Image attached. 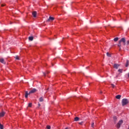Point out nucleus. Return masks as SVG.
Here are the masks:
<instances>
[{
  "label": "nucleus",
  "instance_id": "f257e3e1",
  "mask_svg": "<svg viewBox=\"0 0 129 129\" xmlns=\"http://www.w3.org/2000/svg\"><path fill=\"white\" fill-rule=\"evenodd\" d=\"M128 103V100L127 99L124 98L122 100V106H124V105H126Z\"/></svg>",
  "mask_w": 129,
  "mask_h": 129
},
{
  "label": "nucleus",
  "instance_id": "f03ea898",
  "mask_svg": "<svg viewBox=\"0 0 129 129\" xmlns=\"http://www.w3.org/2000/svg\"><path fill=\"white\" fill-rule=\"evenodd\" d=\"M125 38L123 37L119 41V43H123V46H125Z\"/></svg>",
  "mask_w": 129,
  "mask_h": 129
},
{
  "label": "nucleus",
  "instance_id": "7ed1b4c3",
  "mask_svg": "<svg viewBox=\"0 0 129 129\" xmlns=\"http://www.w3.org/2000/svg\"><path fill=\"white\" fill-rule=\"evenodd\" d=\"M123 123V121L122 120H120V121H119L116 125V127H117V128H119V127H120V125H121Z\"/></svg>",
  "mask_w": 129,
  "mask_h": 129
},
{
  "label": "nucleus",
  "instance_id": "20e7f679",
  "mask_svg": "<svg viewBox=\"0 0 129 129\" xmlns=\"http://www.w3.org/2000/svg\"><path fill=\"white\" fill-rule=\"evenodd\" d=\"M37 91V89L34 88L32 90H31L29 92V94H32V93H35Z\"/></svg>",
  "mask_w": 129,
  "mask_h": 129
},
{
  "label": "nucleus",
  "instance_id": "39448f33",
  "mask_svg": "<svg viewBox=\"0 0 129 129\" xmlns=\"http://www.w3.org/2000/svg\"><path fill=\"white\" fill-rule=\"evenodd\" d=\"M54 20H55V18H54V17H49V19H47V20L46 21V22H50V21H54Z\"/></svg>",
  "mask_w": 129,
  "mask_h": 129
},
{
  "label": "nucleus",
  "instance_id": "423d86ee",
  "mask_svg": "<svg viewBox=\"0 0 129 129\" xmlns=\"http://www.w3.org/2000/svg\"><path fill=\"white\" fill-rule=\"evenodd\" d=\"M118 67H119V64H117V63H115L113 66V68L115 69H118Z\"/></svg>",
  "mask_w": 129,
  "mask_h": 129
},
{
  "label": "nucleus",
  "instance_id": "0eeeda50",
  "mask_svg": "<svg viewBox=\"0 0 129 129\" xmlns=\"http://www.w3.org/2000/svg\"><path fill=\"white\" fill-rule=\"evenodd\" d=\"M6 114V112L3 111L0 113V117H3V116H5Z\"/></svg>",
  "mask_w": 129,
  "mask_h": 129
},
{
  "label": "nucleus",
  "instance_id": "6e6552de",
  "mask_svg": "<svg viewBox=\"0 0 129 129\" xmlns=\"http://www.w3.org/2000/svg\"><path fill=\"white\" fill-rule=\"evenodd\" d=\"M0 62L1 63H2L3 64H6V61H5V59L2 58H0Z\"/></svg>",
  "mask_w": 129,
  "mask_h": 129
},
{
  "label": "nucleus",
  "instance_id": "1a4fd4ad",
  "mask_svg": "<svg viewBox=\"0 0 129 129\" xmlns=\"http://www.w3.org/2000/svg\"><path fill=\"white\" fill-rule=\"evenodd\" d=\"M32 16L34 17V18H36L37 16V12L34 11L33 12H32Z\"/></svg>",
  "mask_w": 129,
  "mask_h": 129
},
{
  "label": "nucleus",
  "instance_id": "9d476101",
  "mask_svg": "<svg viewBox=\"0 0 129 129\" xmlns=\"http://www.w3.org/2000/svg\"><path fill=\"white\" fill-rule=\"evenodd\" d=\"M30 94H29L28 93V91H26L25 92V98H28V95H29Z\"/></svg>",
  "mask_w": 129,
  "mask_h": 129
},
{
  "label": "nucleus",
  "instance_id": "9b49d317",
  "mask_svg": "<svg viewBox=\"0 0 129 129\" xmlns=\"http://www.w3.org/2000/svg\"><path fill=\"white\" fill-rule=\"evenodd\" d=\"M79 119H80V118H79L78 117H76L74 118L75 121H79Z\"/></svg>",
  "mask_w": 129,
  "mask_h": 129
},
{
  "label": "nucleus",
  "instance_id": "f8f14e48",
  "mask_svg": "<svg viewBox=\"0 0 129 129\" xmlns=\"http://www.w3.org/2000/svg\"><path fill=\"white\" fill-rule=\"evenodd\" d=\"M29 41H33V40H34V37L33 36L29 37Z\"/></svg>",
  "mask_w": 129,
  "mask_h": 129
},
{
  "label": "nucleus",
  "instance_id": "ddd939ff",
  "mask_svg": "<svg viewBox=\"0 0 129 129\" xmlns=\"http://www.w3.org/2000/svg\"><path fill=\"white\" fill-rule=\"evenodd\" d=\"M120 97H121V95H118L116 96V98L117 99H120Z\"/></svg>",
  "mask_w": 129,
  "mask_h": 129
},
{
  "label": "nucleus",
  "instance_id": "4468645a",
  "mask_svg": "<svg viewBox=\"0 0 129 129\" xmlns=\"http://www.w3.org/2000/svg\"><path fill=\"white\" fill-rule=\"evenodd\" d=\"M39 101L40 102H43V101H44V99H43V97H41L39 98Z\"/></svg>",
  "mask_w": 129,
  "mask_h": 129
},
{
  "label": "nucleus",
  "instance_id": "2eb2a0df",
  "mask_svg": "<svg viewBox=\"0 0 129 129\" xmlns=\"http://www.w3.org/2000/svg\"><path fill=\"white\" fill-rule=\"evenodd\" d=\"M128 64H129V60H126V64H125V67H127L128 66Z\"/></svg>",
  "mask_w": 129,
  "mask_h": 129
},
{
  "label": "nucleus",
  "instance_id": "dca6fc26",
  "mask_svg": "<svg viewBox=\"0 0 129 129\" xmlns=\"http://www.w3.org/2000/svg\"><path fill=\"white\" fill-rule=\"evenodd\" d=\"M94 126H95L94 125V122H92L91 124V127H93V128H94Z\"/></svg>",
  "mask_w": 129,
  "mask_h": 129
},
{
  "label": "nucleus",
  "instance_id": "f3484780",
  "mask_svg": "<svg viewBox=\"0 0 129 129\" xmlns=\"http://www.w3.org/2000/svg\"><path fill=\"white\" fill-rule=\"evenodd\" d=\"M114 42H117L118 41V37H116L114 39Z\"/></svg>",
  "mask_w": 129,
  "mask_h": 129
},
{
  "label": "nucleus",
  "instance_id": "a211bd4d",
  "mask_svg": "<svg viewBox=\"0 0 129 129\" xmlns=\"http://www.w3.org/2000/svg\"><path fill=\"white\" fill-rule=\"evenodd\" d=\"M0 129H4V125L0 123Z\"/></svg>",
  "mask_w": 129,
  "mask_h": 129
},
{
  "label": "nucleus",
  "instance_id": "6ab92c4d",
  "mask_svg": "<svg viewBox=\"0 0 129 129\" xmlns=\"http://www.w3.org/2000/svg\"><path fill=\"white\" fill-rule=\"evenodd\" d=\"M46 129H51V126L47 125L46 126Z\"/></svg>",
  "mask_w": 129,
  "mask_h": 129
},
{
  "label": "nucleus",
  "instance_id": "aec40b11",
  "mask_svg": "<svg viewBox=\"0 0 129 129\" xmlns=\"http://www.w3.org/2000/svg\"><path fill=\"white\" fill-rule=\"evenodd\" d=\"M106 55L108 57H111V55L108 52H107Z\"/></svg>",
  "mask_w": 129,
  "mask_h": 129
},
{
  "label": "nucleus",
  "instance_id": "412c9836",
  "mask_svg": "<svg viewBox=\"0 0 129 129\" xmlns=\"http://www.w3.org/2000/svg\"><path fill=\"white\" fill-rule=\"evenodd\" d=\"M15 58L16 60H20V57H19V56L17 55L15 56Z\"/></svg>",
  "mask_w": 129,
  "mask_h": 129
},
{
  "label": "nucleus",
  "instance_id": "4be33fe9",
  "mask_svg": "<svg viewBox=\"0 0 129 129\" xmlns=\"http://www.w3.org/2000/svg\"><path fill=\"white\" fill-rule=\"evenodd\" d=\"M118 72H120V73H122V69H119L118 70Z\"/></svg>",
  "mask_w": 129,
  "mask_h": 129
},
{
  "label": "nucleus",
  "instance_id": "5701e85b",
  "mask_svg": "<svg viewBox=\"0 0 129 129\" xmlns=\"http://www.w3.org/2000/svg\"><path fill=\"white\" fill-rule=\"evenodd\" d=\"M114 121H116V119H117V118H116V116L113 117Z\"/></svg>",
  "mask_w": 129,
  "mask_h": 129
},
{
  "label": "nucleus",
  "instance_id": "b1692460",
  "mask_svg": "<svg viewBox=\"0 0 129 129\" xmlns=\"http://www.w3.org/2000/svg\"><path fill=\"white\" fill-rule=\"evenodd\" d=\"M28 107H32V103H29L28 104Z\"/></svg>",
  "mask_w": 129,
  "mask_h": 129
},
{
  "label": "nucleus",
  "instance_id": "393cba45",
  "mask_svg": "<svg viewBox=\"0 0 129 129\" xmlns=\"http://www.w3.org/2000/svg\"><path fill=\"white\" fill-rule=\"evenodd\" d=\"M111 85L112 88H114V87H115V86L113 84H111Z\"/></svg>",
  "mask_w": 129,
  "mask_h": 129
},
{
  "label": "nucleus",
  "instance_id": "a878e982",
  "mask_svg": "<svg viewBox=\"0 0 129 129\" xmlns=\"http://www.w3.org/2000/svg\"><path fill=\"white\" fill-rule=\"evenodd\" d=\"M118 47H121V43H119L118 44Z\"/></svg>",
  "mask_w": 129,
  "mask_h": 129
},
{
  "label": "nucleus",
  "instance_id": "bb28decb",
  "mask_svg": "<svg viewBox=\"0 0 129 129\" xmlns=\"http://www.w3.org/2000/svg\"><path fill=\"white\" fill-rule=\"evenodd\" d=\"M79 124H81V125H82V124H83V121H82L81 122L79 123Z\"/></svg>",
  "mask_w": 129,
  "mask_h": 129
},
{
  "label": "nucleus",
  "instance_id": "cd10ccee",
  "mask_svg": "<svg viewBox=\"0 0 129 129\" xmlns=\"http://www.w3.org/2000/svg\"><path fill=\"white\" fill-rule=\"evenodd\" d=\"M126 45H127V46H128V45H129V40H127L126 41Z\"/></svg>",
  "mask_w": 129,
  "mask_h": 129
},
{
  "label": "nucleus",
  "instance_id": "c85d7f7f",
  "mask_svg": "<svg viewBox=\"0 0 129 129\" xmlns=\"http://www.w3.org/2000/svg\"><path fill=\"white\" fill-rule=\"evenodd\" d=\"M1 7H5V5L4 4L1 5Z\"/></svg>",
  "mask_w": 129,
  "mask_h": 129
},
{
  "label": "nucleus",
  "instance_id": "c756f323",
  "mask_svg": "<svg viewBox=\"0 0 129 129\" xmlns=\"http://www.w3.org/2000/svg\"><path fill=\"white\" fill-rule=\"evenodd\" d=\"M43 75H44V76H46V73H43Z\"/></svg>",
  "mask_w": 129,
  "mask_h": 129
},
{
  "label": "nucleus",
  "instance_id": "7c9ffc66",
  "mask_svg": "<svg viewBox=\"0 0 129 129\" xmlns=\"http://www.w3.org/2000/svg\"><path fill=\"white\" fill-rule=\"evenodd\" d=\"M38 106H41V104L38 103Z\"/></svg>",
  "mask_w": 129,
  "mask_h": 129
},
{
  "label": "nucleus",
  "instance_id": "2f4dec72",
  "mask_svg": "<svg viewBox=\"0 0 129 129\" xmlns=\"http://www.w3.org/2000/svg\"><path fill=\"white\" fill-rule=\"evenodd\" d=\"M65 129H70V128L67 127Z\"/></svg>",
  "mask_w": 129,
  "mask_h": 129
},
{
  "label": "nucleus",
  "instance_id": "473e14b6",
  "mask_svg": "<svg viewBox=\"0 0 129 129\" xmlns=\"http://www.w3.org/2000/svg\"><path fill=\"white\" fill-rule=\"evenodd\" d=\"M128 77L129 78V73H128Z\"/></svg>",
  "mask_w": 129,
  "mask_h": 129
},
{
  "label": "nucleus",
  "instance_id": "72a5a7b5",
  "mask_svg": "<svg viewBox=\"0 0 129 129\" xmlns=\"http://www.w3.org/2000/svg\"><path fill=\"white\" fill-rule=\"evenodd\" d=\"M47 73L48 74V73H49V72H47Z\"/></svg>",
  "mask_w": 129,
  "mask_h": 129
},
{
  "label": "nucleus",
  "instance_id": "f704fd0d",
  "mask_svg": "<svg viewBox=\"0 0 129 129\" xmlns=\"http://www.w3.org/2000/svg\"><path fill=\"white\" fill-rule=\"evenodd\" d=\"M49 89H47V90H48Z\"/></svg>",
  "mask_w": 129,
  "mask_h": 129
},
{
  "label": "nucleus",
  "instance_id": "c9c22d12",
  "mask_svg": "<svg viewBox=\"0 0 129 129\" xmlns=\"http://www.w3.org/2000/svg\"><path fill=\"white\" fill-rule=\"evenodd\" d=\"M101 93H102V92H101Z\"/></svg>",
  "mask_w": 129,
  "mask_h": 129
},
{
  "label": "nucleus",
  "instance_id": "e433bc0d",
  "mask_svg": "<svg viewBox=\"0 0 129 129\" xmlns=\"http://www.w3.org/2000/svg\"><path fill=\"white\" fill-rule=\"evenodd\" d=\"M128 129H129V127L128 128Z\"/></svg>",
  "mask_w": 129,
  "mask_h": 129
}]
</instances>
